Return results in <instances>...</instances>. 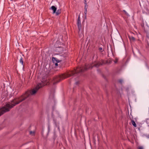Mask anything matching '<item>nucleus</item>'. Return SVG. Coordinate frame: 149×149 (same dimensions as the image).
Returning a JSON list of instances; mask_svg holds the SVG:
<instances>
[{
  "mask_svg": "<svg viewBox=\"0 0 149 149\" xmlns=\"http://www.w3.org/2000/svg\"><path fill=\"white\" fill-rule=\"evenodd\" d=\"M41 87L38 85L35 88L28 90L19 97H15L11 101V102L6 103L4 106L0 108V116L4 113L9 111L10 109L25 100L30 95H34Z\"/></svg>",
  "mask_w": 149,
  "mask_h": 149,
  "instance_id": "1",
  "label": "nucleus"
},
{
  "mask_svg": "<svg viewBox=\"0 0 149 149\" xmlns=\"http://www.w3.org/2000/svg\"><path fill=\"white\" fill-rule=\"evenodd\" d=\"M93 65L91 64H86L82 67L78 69L75 70L74 71H71L68 72L66 74H61L57 75L53 78V85H54L59 82L61 80L66 78L70 77L72 76H77L79 77L83 73L88 69H91L93 67L98 68L102 65V64L100 61H95Z\"/></svg>",
  "mask_w": 149,
  "mask_h": 149,
  "instance_id": "2",
  "label": "nucleus"
},
{
  "mask_svg": "<svg viewBox=\"0 0 149 149\" xmlns=\"http://www.w3.org/2000/svg\"><path fill=\"white\" fill-rule=\"evenodd\" d=\"M60 56L61 57V58H60L54 57H52V62L53 63H55V67L58 66V63L61 62L62 61L63 59L65 58L67 56V55L66 54L65 55H64L63 54V55H61Z\"/></svg>",
  "mask_w": 149,
  "mask_h": 149,
  "instance_id": "3",
  "label": "nucleus"
},
{
  "mask_svg": "<svg viewBox=\"0 0 149 149\" xmlns=\"http://www.w3.org/2000/svg\"><path fill=\"white\" fill-rule=\"evenodd\" d=\"M77 24L78 30L79 31H80L81 29V25L79 16L78 17Z\"/></svg>",
  "mask_w": 149,
  "mask_h": 149,
  "instance_id": "4",
  "label": "nucleus"
},
{
  "mask_svg": "<svg viewBox=\"0 0 149 149\" xmlns=\"http://www.w3.org/2000/svg\"><path fill=\"white\" fill-rule=\"evenodd\" d=\"M57 7L54 6H52L49 8L50 10H52L53 11V14H54L56 13V11H57Z\"/></svg>",
  "mask_w": 149,
  "mask_h": 149,
  "instance_id": "5",
  "label": "nucleus"
},
{
  "mask_svg": "<svg viewBox=\"0 0 149 149\" xmlns=\"http://www.w3.org/2000/svg\"><path fill=\"white\" fill-rule=\"evenodd\" d=\"M53 120L54 123V124L55 126L56 127L59 125V123H57L56 122V120L55 119H53Z\"/></svg>",
  "mask_w": 149,
  "mask_h": 149,
  "instance_id": "6",
  "label": "nucleus"
},
{
  "mask_svg": "<svg viewBox=\"0 0 149 149\" xmlns=\"http://www.w3.org/2000/svg\"><path fill=\"white\" fill-rule=\"evenodd\" d=\"M19 62L20 63H21L22 65H23V68L24 69V63L23 58L22 57H21L20 58L19 60Z\"/></svg>",
  "mask_w": 149,
  "mask_h": 149,
  "instance_id": "7",
  "label": "nucleus"
},
{
  "mask_svg": "<svg viewBox=\"0 0 149 149\" xmlns=\"http://www.w3.org/2000/svg\"><path fill=\"white\" fill-rule=\"evenodd\" d=\"M61 13V9H58L57 11H56V13H55V14H56V16H58Z\"/></svg>",
  "mask_w": 149,
  "mask_h": 149,
  "instance_id": "8",
  "label": "nucleus"
},
{
  "mask_svg": "<svg viewBox=\"0 0 149 149\" xmlns=\"http://www.w3.org/2000/svg\"><path fill=\"white\" fill-rule=\"evenodd\" d=\"M112 60L110 58L108 60L106 61V64H111L112 62Z\"/></svg>",
  "mask_w": 149,
  "mask_h": 149,
  "instance_id": "9",
  "label": "nucleus"
},
{
  "mask_svg": "<svg viewBox=\"0 0 149 149\" xmlns=\"http://www.w3.org/2000/svg\"><path fill=\"white\" fill-rule=\"evenodd\" d=\"M56 137L57 136L56 135V134L55 132H54V135L52 137V140L54 141H55Z\"/></svg>",
  "mask_w": 149,
  "mask_h": 149,
  "instance_id": "10",
  "label": "nucleus"
},
{
  "mask_svg": "<svg viewBox=\"0 0 149 149\" xmlns=\"http://www.w3.org/2000/svg\"><path fill=\"white\" fill-rule=\"evenodd\" d=\"M129 38L130 40L134 41L135 40V38L132 36H129Z\"/></svg>",
  "mask_w": 149,
  "mask_h": 149,
  "instance_id": "11",
  "label": "nucleus"
},
{
  "mask_svg": "<svg viewBox=\"0 0 149 149\" xmlns=\"http://www.w3.org/2000/svg\"><path fill=\"white\" fill-rule=\"evenodd\" d=\"M131 122L133 125L134 127H136V125L135 123V122L133 120H132Z\"/></svg>",
  "mask_w": 149,
  "mask_h": 149,
  "instance_id": "12",
  "label": "nucleus"
},
{
  "mask_svg": "<svg viewBox=\"0 0 149 149\" xmlns=\"http://www.w3.org/2000/svg\"><path fill=\"white\" fill-rule=\"evenodd\" d=\"M84 9H85V11H84V17H85V18H86V13H87V9L86 8H85Z\"/></svg>",
  "mask_w": 149,
  "mask_h": 149,
  "instance_id": "13",
  "label": "nucleus"
},
{
  "mask_svg": "<svg viewBox=\"0 0 149 149\" xmlns=\"http://www.w3.org/2000/svg\"><path fill=\"white\" fill-rule=\"evenodd\" d=\"M118 82L119 83H120L121 84H122L123 82V80L121 79H119L118 80Z\"/></svg>",
  "mask_w": 149,
  "mask_h": 149,
  "instance_id": "14",
  "label": "nucleus"
},
{
  "mask_svg": "<svg viewBox=\"0 0 149 149\" xmlns=\"http://www.w3.org/2000/svg\"><path fill=\"white\" fill-rule=\"evenodd\" d=\"M51 115H52V118L53 120V119H55L54 116V114H53V111H52Z\"/></svg>",
  "mask_w": 149,
  "mask_h": 149,
  "instance_id": "15",
  "label": "nucleus"
},
{
  "mask_svg": "<svg viewBox=\"0 0 149 149\" xmlns=\"http://www.w3.org/2000/svg\"><path fill=\"white\" fill-rule=\"evenodd\" d=\"M99 50L101 52H102L103 51L102 48L101 47H100L99 48Z\"/></svg>",
  "mask_w": 149,
  "mask_h": 149,
  "instance_id": "16",
  "label": "nucleus"
},
{
  "mask_svg": "<svg viewBox=\"0 0 149 149\" xmlns=\"http://www.w3.org/2000/svg\"><path fill=\"white\" fill-rule=\"evenodd\" d=\"M118 61V59L117 58H115V60H114V61L115 63H117Z\"/></svg>",
  "mask_w": 149,
  "mask_h": 149,
  "instance_id": "17",
  "label": "nucleus"
},
{
  "mask_svg": "<svg viewBox=\"0 0 149 149\" xmlns=\"http://www.w3.org/2000/svg\"><path fill=\"white\" fill-rule=\"evenodd\" d=\"M101 63H102V65L103 64H106V61H105H105H104V60H102L101 61Z\"/></svg>",
  "mask_w": 149,
  "mask_h": 149,
  "instance_id": "18",
  "label": "nucleus"
},
{
  "mask_svg": "<svg viewBox=\"0 0 149 149\" xmlns=\"http://www.w3.org/2000/svg\"><path fill=\"white\" fill-rule=\"evenodd\" d=\"M35 134V132L34 131H31L30 132V134Z\"/></svg>",
  "mask_w": 149,
  "mask_h": 149,
  "instance_id": "19",
  "label": "nucleus"
},
{
  "mask_svg": "<svg viewBox=\"0 0 149 149\" xmlns=\"http://www.w3.org/2000/svg\"><path fill=\"white\" fill-rule=\"evenodd\" d=\"M50 131V126L49 125H48V133Z\"/></svg>",
  "mask_w": 149,
  "mask_h": 149,
  "instance_id": "20",
  "label": "nucleus"
},
{
  "mask_svg": "<svg viewBox=\"0 0 149 149\" xmlns=\"http://www.w3.org/2000/svg\"><path fill=\"white\" fill-rule=\"evenodd\" d=\"M55 109V107L54 106H53L52 107V111L54 112V111Z\"/></svg>",
  "mask_w": 149,
  "mask_h": 149,
  "instance_id": "21",
  "label": "nucleus"
},
{
  "mask_svg": "<svg viewBox=\"0 0 149 149\" xmlns=\"http://www.w3.org/2000/svg\"><path fill=\"white\" fill-rule=\"evenodd\" d=\"M79 83V81H76L75 83V84L77 85H78Z\"/></svg>",
  "mask_w": 149,
  "mask_h": 149,
  "instance_id": "22",
  "label": "nucleus"
},
{
  "mask_svg": "<svg viewBox=\"0 0 149 149\" xmlns=\"http://www.w3.org/2000/svg\"><path fill=\"white\" fill-rule=\"evenodd\" d=\"M124 12L125 13V14L126 15H127L128 14L126 12V11L125 10H123Z\"/></svg>",
  "mask_w": 149,
  "mask_h": 149,
  "instance_id": "23",
  "label": "nucleus"
},
{
  "mask_svg": "<svg viewBox=\"0 0 149 149\" xmlns=\"http://www.w3.org/2000/svg\"><path fill=\"white\" fill-rule=\"evenodd\" d=\"M138 149H143V148L142 146H140L138 147Z\"/></svg>",
  "mask_w": 149,
  "mask_h": 149,
  "instance_id": "24",
  "label": "nucleus"
},
{
  "mask_svg": "<svg viewBox=\"0 0 149 149\" xmlns=\"http://www.w3.org/2000/svg\"><path fill=\"white\" fill-rule=\"evenodd\" d=\"M56 127H57V129H58V130L59 131H60V127H59V125Z\"/></svg>",
  "mask_w": 149,
  "mask_h": 149,
  "instance_id": "25",
  "label": "nucleus"
},
{
  "mask_svg": "<svg viewBox=\"0 0 149 149\" xmlns=\"http://www.w3.org/2000/svg\"><path fill=\"white\" fill-rule=\"evenodd\" d=\"M87 6H88L87 3V5H86L85 4L84 8H86L87 9Z\"/></svg>",
  "mask_w": 149,
  "mask_h": 149,
  "instance_id": "26",
  "label": "nucleus"
},
{
  "mask_svg": "<svg viewBox=\"0 0 149 149\" xmlns=\"http://www.w3.org/2000/svg\"><path fill=\"white\" fill-rule=\"evenodd\" d=\"M97 71L98 72H101V70H100V69H97Z\"/></svg>",
  "mask_w": 149,
  "mask_h": 149,
  "instance_id": "27",
  "label": "nucleus"
},
{
  "mask_svg": "<svg viewBox=\"0 0 149 149\" xmlns=\"http://www.w3.org/2000/svg\"><path fill=\"white\" fill-rule=\"evenodd\" d=\"M84 4L86 5H87V3H86V0H84Z\"/></svg>",
  "mask_w": 149,
  "mask_h": 149,
  "instance_id": "28",
  "label": "nucleus"
},
{
  "mask_svg": "<svg viewBox=\"0 0 149 149\" xmlns=\"http://www.w3.org/2000/svg\"><path fill=\"white\" fill-rule=\"evenodd\" d=\"M102 76L105 79V78H106V77H105V76H104V75H102Z\"/></svg>",
  "mask_w": 149,
  "mask_h": 149,
  "instance_id": "29",
  "label": "nucleus"
},
{
  "mask_svg": "<svg viewBox=\"0 0 149 149\" xmlns=\"http://www.w3.org/2000/svg\"><path fill=\"white\" fill-rule=\"evenodd\" d=\"M12 96V94H10L9 95V97L10 98V97H11Z\"/></svg>",
  "mask_w": 149,
  "mask_h": 149,
  "instance_id": "30",
  "label": "nucleus"
},
{
  "mask_svg": "<svg viewBox=\"0 0 149 149\" xmlns=\"http://www.w3.org/2000/svg\"><path fill=\"white\" fill-rule=\"evenodd\" d=\"M146 10L147 11H148V12L149 11V10L148 8H146Z\"/></svg>",
  "mask_w": 149,
  "mask_h": 149,
  "instance_id": "31",
  "label": "nucleus"
},
{
  "mask_svg": "<svg viewBox=\"0 0 149 149\" xmlns=\"http://www.w3.org/2000/svg\"><path fill=\"white\" fill-rule=\"evenodd\" d=\"M3 128L1 127L0 126V130L2 129Z\"/></svg>",
  "mask_w": 149,
  "mask_h": 149,
  "instance_id": "32",
  "label": "nucleus"
},
{
  "mask_svg": "<svg viewBox=\"0 0 149 149\" xmlns=\"http://www.w3.org/2000/svg\"><path fill=\"white\" fill-rule=\"evenodd\" d=\"M147 137L148 138H149V134L147 136Z\"/></svg>",
  "mask_w": 149,
  "mask_h": 149,
  "instance_id": "33",
  "label": "nucleus"
},
{
  "mask_svg": "<svg viewBox=\"0 0 149 149\" xmlns=\"http://www.w3.org/2000/svg\"><path fill=\"white\" fill-rule=\"evenodd\" d=\"M41 134H42V135L43 136V132H42L41 133Z\"/></svg>",
  "mask_w": 149,
  "mask_h": 149,
  "instance_id": "34",
  "label": "nucleus"
},
{
  "mask_svg": "<svg viewBox=\"0 0 149 149\" xmlns=\"http://www.w3.org/2000/svg\"><path fill=\"white\" fill-rule=\"evenodd\" d=\"M35 1V0H33V1Z\"/></svg>",
  "mask_w": 149,
  "mask_h": 149,
  "instance_id": "35",
  "label": "nucleus"
}]
</instances>
